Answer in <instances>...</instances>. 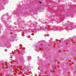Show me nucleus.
I'll return each mask as SVG.
<instances>
[{
    "label": "nucleus",
    "instance_id": "1",
    "mask_svg": "<svg viewBox=\"0 0 76 76\" xmlns=\"http://www.w3.org/2000/svg\"><path fill=\"white\" fill-rule=\"evenodd\" d=\"M39 3H40V4H41V2L39 1Z\"/></svg>",
    "mask_w": 76,
    "mask_h": 76
}]
</instances>
